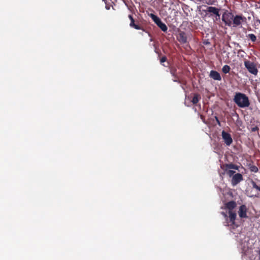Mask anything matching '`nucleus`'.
I'll use <instances>...</instances> for the list:
<instances>
[{"instance_id": "nucleus-1", "label": "nucleus", "mask_w": 260, "mask_h": 260, "mask_svg": "<svg viewBox=\"0 0 260 260\" xmlns=\"http://www.w3.org/2000/svg\"><path fill=\"white\" fill-rule=\"evenodd\" d=\"M234 101L240 108H246L250 105V102L248 96L243 93H236L234 98Z\"/></svg>"}, {"instance_id": "nucleus-2", "label": "nucleus", "mask_w": 260, "mask_h": 260, "mask_svg": "<svg viewBox=\"0 0 260 260\" xmlns=\"http://www.w3.org/2000/svg\"><path fill=\"white\" fill-rule=\"evenodd\" d=\"M220 168L223 170V174H226L230 177H232L235 175V171L230 169L238 170L239 166L233 163H230L222 164L220 166Z\"/></svg>"}, {"instance_id": "nucleus-3", "label": "nucleus", "mask_w": 260, "mask_h": 260, "mask_svg": "<svg viewBox=\"0 0 260 260\" xmlns=\"http://www.w3.org/2000/svg\"><path fill=\"white\" fill-rule=\"evenodd\" d=\"M244 64L248 72L256 76L258 74V70L257 67V63L250 60L245 59Z\"/></svg>"}, {"instance_id": "nucleus-4", "label": "nucleus", "mask_w": 260, "mask_h": 260, "mask_svg": "<svg viewBox=\"0 0 260 260\" xmlns=\"http://www.w3.org/2000/svg\"><path fill=\"white\" fill-rule=\"evenodd\" d=\"M148 15L151 18L157 26L164 32H166L168 30V27L163 23L160 19L154 14H149Z\"/></svg>"}, {"instance_id": "nucleus-5", "label": "nucleus", "mask_w": 260, "mask_h": 260, "mask_svg": "<svg viewBox=\"0 0 260 260\" xmlns=\"http://www.w3.org/2000/svg\"><path fill=\"white\" fill-rule=\"evenodd\" d=\"M234 16V15L232 13L225 12L222 14V20L225 25L232 26Z\"/></svg>"}, {"instance_id": "nucleus-6", "label": "nucleus", "mask_w": 260, "mask_h": 260, "mask_svg": "<svg viewBox=\"0 0 260 260\" xmlns=\"http://www.w3.org/2000/svg\"><path fill=\"white\" fill-rule=\"evenodd\" d=\"M246 22V18L245 17L242 15H237L234 16L232 26L237 27L241 25L243 22Z\"/></svg>"}, {"instance_id": "nucleus-7", "label": "nucleus", "mask_w": 260, "mask_h": 260, "mask_svg": "<svg viewBox=\"0 0 260 260\" xmlns=\"http://www.w3.org/2000/svg\"><path fill=\"white\" fill-rule=\"evenodd\" d=\"M128 18L131 20V22L129 23V26L131 27L134 28L138 30H142L143 31H145L144 28L141 26L139 24V21L138 20H135L133 18L132 15H129Z\"/></svg>"}, {"instance_id": "nucleus-8", "label": "nucleus", "mask_w": 260, "mask_h": 260, "mask_svg": "<svg viewBox=\"0 0 260 260\" xmlns=\"http://www.w3.org/2000/svg\"><path fill=\"white\" fill-rule=\"evenodd\" d=\"M243 180V176L240 173H236L231 178V183L232 186H235Z\"/></svg>"}, {"instance_id": "nucleus-9", "label": "nucleus", "mask_w": 260, "mask_h": 260, "mask_svg": "<svg viewBox=\"0 0 260 260\" xmlns=\"http://www.w3.org/2000/svg\"><path fill=\"white\" fill-rule=\"evenodd\" d=\"M221 136L227 146H230L233 143L232 138L229 133L223 131L221 133Z\"/></svg>"}, {"instance_id": "nucleus-10", "label": "nucleus", "mask_w": 260, "mask_h": 260, "mask_svg": "<svg viewBox=\"0 0 260 260\" xmlns=\"http://www.w3.org/2000/svg\"><path fill=\"white\" fill-rule=\"evenodd\" d=\"M228 222L229 226L234 225L235 220L237 217V214L235 211H228Z\"/></svg>"}, {"instance_id": "nucleus-11", "label": "nucleus", "mask_w": 260, "mask_h": 260, "mask_svg": "<svg viewBox=\"0 0 260 260\" xmlns=\"http://www.w3.org/2000/svg\"><path fill=\"white\" fill-rule=\"evenodd\" d=\"M247 208L245 205H242L240 206L239 209L238 211V214L239 217L241 218H247Z\"/></svg>"}, {"instance_id": "nucleus-12", "label": "nucleus", "mask_w": 260, "mask_h": 260, "mask_svg": "<svg viewBox=\"0 0 260 260\" xmlns=\"http://www.w3.org/2000/svg\"><path fill=\"white\" fill-rule=\"evenodd\" d=\"M177 39L178 41L182 44H185L187 43V37L186 35V33L184 31L180 32L178 34Z\"/></svg>"}, {"instance_id": "nucleus-13", "label": "nucleus", "mask_w": 260, "mask_h": 260, "mask_svg": "<svg viewBox=\"0 0 260 260\" xmlns=\"http://www.w3.org/2000/svg\"><path fill=\"white\" fill-rule=\"evenodd\" d=\"M209 76L215 80L220 81L221 80V77L220 74L216 71L212 70L210 71Z\"/></svg>"}, {"instance_id": "nucleus-14", "label": "nucleus", "mask_w": 260, "mask_h": 260, "mask_svg": "<svg viewBox=\"0 0 260 260\" xmlns=\"http://www.w3.org/2000/svg\"><path fill=\"white\" fill-rule=\"evenodd\" d=\"M236 205L235 201H231L225 204V208L228 209L229 211H234L233 210L236 208Z\"/></svg>"}, {"instance_id": "nucleus-15", "label": "nucleus", "mask_w": 260, "mask_h": 260, "mask_svg": "<svg viewBox=\"0 0 260 260\" xmlns=\"http://www.w3.org/2000/svg\"><path fill=\"white\" fill-rule=\"evenodd\" d=\"M219 9L214 7H208L207 10H203V11L205 12L206 14L207 13H211L212 14H217V10Z\"/></svg>"}, {"instance_id": "nucleus-16", "label": "nucleus", "mask_w": 260, "mask_h": 260, "mask_svg": "<svg viewBox=\"0 0 260 260\" xmlns=\"http://www.w3.org/2000/svg\"><path fill=\"white\" fill-rule=\"evenodd\" d=\"M201 95L198 93H194L193 96L191 100V102L193 105H196L201 100Z\"/></svg>"}, {"instance_id": "nucleus-17", "label": "nucleus", "mask_w": 260, "mask_h": 260, "mask_svg": "<svg viewBox=\"0 0 260 260\" xmlns=\"http://www.w3.org/2000/svg\"><path fill=\"white\" fill-rule=\"evenodd\" d=\"M246 37L253 43L256 41V36L253 34H249L247 35Z\"/></svg>"}, {"instance_id": "nucleus-18", "label": "nucleus", "mask_w": 260, "mask_h": 260, "mask_svg": "<svg viewBox=\"0 0 260 260\" xmlns=\"http://www.w3.org/2000/svg\"><path fill=\"white\" fill-rule=\"evenodd\" d=\"M231 68L228 65H224L222 68V71L224 74L229 73L230 71Z\"/></svg>"}, {"instance_id": "nucleus-19", "label": "nucleus", "mask_w": 260, "mask_h": 260, "mask_svg": "<svg viewBox=\"0 0 260 260\" xmlns=\"http://www.w3.org/2000/svg\"><path fill=\"white\" fill-rule=\"evenodd\" d=\"M251 184L253 188L256 189V190L260 191V185H257L256 182L253 180L251 181Z\"/></svg>"}, {"instance_id": "nucleus-20", "label": "nucleus", "mask_w": 260, "mask_h": 260, "mask_svg": "<svg viewBox=\"0 0 260 260\" xmlns=\"http://www.w3.org/2000/svg\"><path fill=\"white\" fill-rule=\"evenodd\" d=\"M221 214L223 216L225 219V221L224 222V225L225 226H229V222H228V216L226 213L222 212Z\"/></svg>"}, {"instance_id": "nucleus-21", "label": "nucleus", "mask_w": 260, "mask_h": 260, "mask_svg": "<svg viewBox=\"0 0 260 260\" xmlns=\"http://www.w3.org/2000/svg\"><path fill=\"white\" fill-rule=\"evenodd\" d=\"M170 73L172 76L176 77L177 75V69L175 68H171L170 69Z\"/></svg>"}, {"instance_id": "nucleus-22", "label": "nucleus", "mask_w": 260, "mask_h": 260, "mask_svg": "<svg viewBox=\"0 0 260 260\" xmlns=\"http://www.w3.org/2000/svg\"><path fill=\"white\" fill-rule=\"evenodd\" d=\"M249 169L251 172L256 173L258 171V168L254 165H252L249 167Z\"/></svg>"}, {"instance_id": "nucleus-23", "label": "nucleus", "mask_w": 260, "mask_h": 260, "mask_svg": "<svg viewBox=\"0 0 260 260\" xmlns=\"http://www.w3.org/2000/svg\"><path fill=\"white\" fill-rule=\"evenodd\" d=\"M174 79H173V81L177 83H181V81L179 80V77L176 75V77H174Z\"/></svg>"}, {"instance_id": "nucleus-24", "label": "nucleus", "mask_w": 260, "mask_h": 260, "mask_svg": "<svg viewBox=\"0 0 260 260\" xmlns=\"http://www.w3.org/2000/svg\"><path fill=\"white\" fill-rule=\"evenodd\" d=\"M167 58L166 56H162V57L160 58V62H161V63H162V62H164L166 61H167Z\"/></svg>"}, {"instance_id": "nucleus-25", "label": "nucleus", "mask_w": 260, "mask_h": 260, "mask_svg": "<svg viewBox=\"0 0 260 260\" xmlns=\"http://www.w3.org/2000/svg\"><path fill=\"white\" fill-rule=\"evenodd\" d=\"M219 9H218L217 10V14H215V15L216 16V20L220 18V14H219Z\"/></svg>"}, {"instance_id": "nucleus-26", "label": "nucleus", "mask_w": 260, "mask_h": 260, "mask_svg": "<svg viewBox=\"0 0 260 260\" xmlns=\"http://www.w3.org/2000/svg\"><path fill=\"white\" fill-rule=\"evenodd\" d=\"M215 119H216V121L217 123V124L219 125H220V122L219 121V120L218 119V117H215Z\"/></svg>"}, {"instance_id": "nucleus-27", "label": "nucleus", "mask_w": 260, "mask_h": 260, "mask_svg": "<svg viewBox=\"0 0 260 260\" xmlns=\"http://www.w3.org/2000/svg\"><path fill=\"white\" fill-rule=\"evenodd\" d=\"M241 52H243L244 53V54H245V52H244V51H243V50L242 49H240L238 51V53L239 54Z\"/></svg>"}, {"instance_id": "nucleus-28", "label": "nucleus", "mask_w": 260, "mask_h": 260, "mask_svg": "<svg viewBox=\"0 0 260 260\" xmlns=\"http://www.w3.org/2000/svg\"><path fill=\"white\" fill-rule=\"evenodd\" d=\"M257 129H258V128L257 127H255L252 128V131L254 132Z\"/></svg>"}, {"instance_id": "nucleus-29", "label": "nucleus", "mask_w": 260, "mask_h": 260, "mask_svg": "<svg viewBox=\"0 0 260 260\" xmlns=\"http://www.w3.org/2000/svg\"><path fill=\"white\" fill-rule=\"evenodd\" d=\"M207 4H208V5H213V2L209 1V2L207 3Z\"/></svg>"}, {"instance_id": "nucleus-30", "label": "nucleus", "mask_w": 260, "mask_h": 260, "mask_svg": "<svg viewBox=\"0 0 260 260\" xmlns=\"http://www.w3.org/2000/svg\"><path fill=\"white\" fill-rule=\"evenodd\" d=\"M251 197H258V195H252L251 196H250Z\"/></svg>"}, {"instance_id": "nucleus-31", "label": "nucleus", "mask_w": 260, "mask_h": 260, "mask_svg": "<svg viewBox=\"0 0 260 260\" xmlns=\"http://www.w3.org/2000/svg\"><path fill=\"white\" fill-rule=\"evenodd\" d=\"M258 255H259V260H260V249L259 250Z\"/></svg>"}, {"instance_id": "nucleus-32", "label": "nucleus", "mask_w": 260, "mask_h": 260, "mask_svg": "<svg viewBox=\"0 0 260 260\" xmlns=\"http://www.w3.org/2000/svg\"><path fill=\"white\" fill-rule=\"evenodd\" d=\"M241 57H243V56H244L243 54H242V55H241Z\"/></svg>"}, {"instance_id": "nucleus-33", "label": "nucleus", "mask_w": 260, "mask_h": 260, "mask_svg": "<svg viewBox=\"0 0 260 260\" xmlns=\"http://www.w3.org/2000/svg\"><path fill=\"white\" fill-rule=\"evenodd\" d=\"M241 57H243V56H244L243 54H242V55H241Z\"/></svg>"}, {"instance_id": "nucleus-34", "label": "nucleus", "mask_w": 260, "mask_h": 260, "mask_svg": "<svg viewBox=\"0 0 260 260\" xmlns=\"http://www.w3.org/2000/svg\"><path fill=\"white\" fill-rule=\"evenodd\" d=\"M148 35H149V36H151L150 34V33H149V32H148Z\"/></svg>"}, {"instance_id": "nucleus-35", "label": "nucleus", "mask_w": 260, "mask_h": 260, "mask_svg": "<svg viewBox=\"0 0 260 260\" xmlns=\"http://www.w3.org/2000/svg\"><path fill=\"white\" fill-rule=\"evenodd\" d=\"M150 41H153V39H150Z\"/></svg>"}]
</instances>
